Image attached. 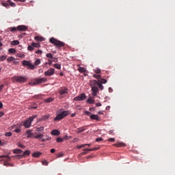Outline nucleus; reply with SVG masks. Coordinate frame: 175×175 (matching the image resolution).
Wrapping results in <instances>:
<instances>
[{"mask_svg":"<svg viewBox=\"0 0 175 175\" xmlns=\"http://www.w3.org/2000/svg\"><path fill=\"white\" fill-rule=\"evenodd\" d=\"M11 80L13 83H20V84H23V83H25L27 81V77L14 75L11 78Z\"/></svg>","mask_w":175,"mask_h":175,"instance_id":"obj_1","label":"nucleus"},{"mask_svg":"<svg viewBox=\"0 0 175 175\" xmlns=\"http://www.w3.org/2000/svg\"><path fill=\"white\" fill-rule=\"evenodd\" d=\"M69 114H70V111H63L59 113H57V116L54 118V121H61V120H63L65 117L69 116Z\"/></svg>","mask_w":175,"mask_h":175,"instance_id":"obj_2","label":"nucleus"},{"mask_svg":"<svg viewBox=\"0 0 175 175\" xmlns=\"http://www.w3.org/2000/svg\"><path fill=\"white\" fill-rule=\"evenodd\" d=\"M50 43L56 46L57 49H61V47H65V42L58 40L54 38H51L49 40Z\"/></svg>","mask_w":175,"mask_h":175,"instance_id":"obj_3","label":"nucleus"},{"mask_svg":"<svg viewBox=\"0 0 175 175\" xmlns=\"http://www.w3.org/2000/svg\"><path fill=\"white\" fill-rule=\"evenodd\" d=\"M11 159L12 158L8 155L0 156V161H4V163H3L4 166H7V167L13 166V164H10V163H8Z\"/></svg>","mask_w":175,"mask_h":175,"instance_id":"obj_4","label":"nucleus"},{"mask_svg":"<svg viewBox=\"0 0 175 175\" xmlns=\"http://www.w3.org/2000/svg\"><path fill=\"white\" fill-rule=\"evenodd\" d=\"M85 114H86L87 116H89L91 120H95L96 122L100 121V118L98 115L92 114L91 112L88 111H85Z\"/></svg>","mask_w":175,"mask_h":175,"instance_id":"obj_5","label":"nucleus"},{"mask_svg":"<svg viewBox=\"0 0 175 175\" xmlns=\"http://www.w3.org/2000/svg\"><path fill=\"white\" fill-rule=\"evenodd\" d=\"M35 118H36V116H33L31 117H30L29 119L25 120L24 122V126H25V128H29V126H31V124L32 122V121H33V120H35Z\"/></svg>","mask_w":175,"mask_h":175,"instance_id":"obj_6","label":"nucleus"},{"mask_svg":"<svg viewBox=\"0 0 175 175\" xmlns=\"http://www.w3.org/2000/svg\"><path fill=\"white\" fill-rule=\"evenodd\" d=\"M22 65H23V66H27L28 69H31V70L35 69V66L27 60H23L22 62Z\"/></svg>","mask_w":175,"mask_h":175,"instance_id":"obj_7","label":"nucleus"},{"mask_svg":"<svg viewBox=\"0 0 175 175\" xmlns=\"http://www.w3.org/2000/svg\"><path fill=\"white\" fill-rule=\"evenodd\" d=\"M45 81H47V79L46 78L37 79L34 82L30 83V84L31 85H38V84H42V83H45Z\"/></svg>","mask_w":175,"mask_h":175,"instance_id":"obj_8","label":"nucleus"},{"mask_svg":"<svg viewBox=\"0 0 175 175\" xmlns=\"http://www.w3.org/2000/svg\"><path fill=\"white\" fill-rule=\"evenodd\" d=\"M87 98V96H85V94H84V93H82V94H81L80 95H79V96H76V97H75L74 98H73V100H85Z\"/></svg>","mask_w":175,"mask_h":175,"instance_id":"obj_9","label":"nucleus"},{"mask_svg":"<svg viewBox=\"0 0 175 175\" xmlns=\"http://www.w3.org/2000/svg\"><path fill=\"white\" fill-rule=\"evenodd\" d=\"M31 151L29 150H26L25 152H23V155H15L14 156V158H16V159H21L23 157H28L30 155Z\"/></svg>","mask_w":175,"mask_h":175,"instance_id":"obj_10","label":"nucleus"},{"mask_svg":"<svg viewBox=\"0 0 175 175\" xmlns=\"http://www.w3.org/2000/svg\"><path fill=\"white\" fill-rule=\"evenodd\" d=\"M55 73V69L50 68L47 71H46L44 75V76H53Z\"/></svg>","mask_w":175,"mask_h":175,"instance_id":"obj_11","label":"nucleus"},{"mask_svg":"<svg viewBox=\"0 0 175 175\" xmlns=\"http://www.w3.org/2000/svg\"><path fill=\"white\" fill-rule=\"evenodd\" d=\"M59 94L60 95L65 96L66 94H68V88L66 87L61 88V90H59Z\"/></svg>","mask_w":175,"mask_h":175,"instance_id":"obj_12","label":"nucleus"},{"mask_svg":"<svg viewBox=\"0 0 175 175\" xmlns=\"http://www.w3.org/2000/svg\"><path fill=\"white\" fill-rule=\"evenodd\" d=\"M92 95L93 96H96V94L99 92V89L98 86L92 87Z\"/></svg>","mask_w":175,"mask_h":175,"instance_id":"obj_13","label":"nucleus"},{"mask_svg":"<svg viewBox=\"0 0 175 175\" xmlns=\"http://www.w3.org/2000/svg\"><path fill=\"white\" fill-rule=\"evenodd\" d=\"M26 134L27 139H30V137H35V134L32 133V130H29L26 131Z\"/></svg>","mask_w":175,"mask_h":175,"instance_id":"obj_14","label":"nucleus"},{"mask_svg":"<svg viewBox=\"0 0 175 175\" xmlns=\"http://www.w3.org/2000/svg\"><path fill=\"white\" fill-rule=\"evenodd\" d=\"M17 29H18V31H27V29H28V28L25 25H18L17 27Z\"/></svg>","mask_w":175,"mask_h":175,"instance_id":"obj_15","label":"nucleus"},{"mask_svg":"<svg viewBox=\"0 0 175 175\" xmlns=\"http://www.w3.org/2000/svg\"><path fill=\"white\" fill-rule=\"evenodd\" d=\"M100 147H95L93 148H84L83 149V151H98V150H100Z\"/></svg>","mask_w":175,"mask_h":175,"instance_id":"obj_16","label":"nucleus"},{"mask_svg":"<svg viewBox=\"0 0 175 175\" xmlns=\"http://www.w3.org/2000/svg\"><path fill=\"white\" fill-rule=\"evenodd\" d=\"M98 81H96V80H92L90 81V85L91 87H96V85H98Z\"/></svg>","mask_w":175,"mask_h":175,"instance_id":"obj_17","label":"nucleus"},{"mask_svg":"<svg viewBox=\"0 0 175 175\" xmlns=\"http://www.w3.org/2000/svg\"><path fill=\"white\" fill-rule=\"evenodd\" d=\"M35 40H37L38 42H44V38L42 37V36H35L34 37Z\"/></svg>","mask_w":175,"mask_h":175,"instance_id":"obj_18","label":"nucleus"},{"mask_svg":"<svg viewBox=\"0 0 175 175\" xmlns=\"http://www.w3.org/2000/svg\"><path fill=\"white\" fill-rule=\"evenodd\" d=\"M60 132L58 130H53L51 131V135H53V136H59Z\"/></svg>","mask_w":175,"mask_h":175,"instance_id":"obj_19","label":"nucleus"},{"mask_svg":"<svg viewBox=\"0 0 175 175\" xmlns=\"http://www.w3.org/2000/svg\"><path fill=\"white\" fill-rule=\"evenodd\" d=\"M42 155V153L40 152H36L32 154V157L34 158H39Z\"/></svg>","mask_w":175,"mask_h":175,"instance_id":"obj_20","label":"nucleus"},{"mask_svg":"<svg viewBox=\"0 0 175 175\" xmlns=\"http://www.w3.org/2000/svg\"><path fill=\"white\" fill-rule=\"evenodd\" d=\"M43 137H44V135L43 134H38V135H34V139H38V140L43 139Z\"/></svg>","mask_w":175,"mask_h":175,"instance_id":"obj_21","label":"nucleus"},{"mask_svg":"<svg viewBox=\"0 0 175 175\" xmlns=\"http://www.w3.org/2000/svg\"><path fill=\"white\" fill-rule=\"evenodd\" d=\"M113 146L115 147H124V146H125V144H124L122 142H118L116 144H114Z\"/></svg>","mask_w":175,"mask_h":175,"instance_id":"obj_22","label":"nucleus"},{"mask_svg":"<svg viewBox=\"0 0 175 175\" xmlns=\"http://www.w3.org/2000/svg\"><path fill=\"white\" fill-rule=\"evenodd\" d=\"M8 62H14V64H16V58L13 57H9L7 59Z\"/></svg>","mask_w":175,"mask_h":175,"instance_id":"obj_23","label":"nucleus"},{"mask_svg":"<svg viewBox=\"0 0 175 175\" xmlns=\"http://www.w3.org/2000/svg\"><path fill=\"white\" fill-rule=\"evenodd\" d=\"M14 128H16V129H14ZM12 129H14V132H15L16 133H20L21 132V129L17 128L16 125L13 126Z\"/></svg>","mask_w":175,"mask_h":175,"instance_id":"obj_24","label":"nucleus"},{"mask_svg":"<svg viewBox=\"0 0 175 175\" xmlns=\"http://www.w3.org/2000/svg\"><path fill=\"white\" fill-rule=\"evenodd\" d=\"M78 70L80 73H85L87 72V70L84 67H79Z\"/></svg>","mask_w":175,"mask_h":175,"instance_id":"obj_25","label":"nucleus"},{"mask_svg":"<svg viewBox=\"0 0 175 175\" xmlns=\"http://www.w3.org/2000/svg\"><path fill=\"white\" fill-rule=\"evenodd\" d=\"M88 103H90V105H92V103H95V100H94V98L92 97H90L88 100H87Z\"/></svg>","mask_w":175,"mask_h":175,"instance_id":"obj_26","label":"nucleus"},{"mask_svg":"<svg viewBox=\"0 0 175 175\" xmlns=\"http://www.w3.org/2000/svg\"><path fill=\"white\" fill-rule=\"evenodd\" d=\"M53 100H54V98H48L44 100L45 103H51V102H53Z\"/></svg>","mask_w":175,"mask_h":175,"instance_id":"obj_27","label":"nucleus"},{"mask_svg":"<svg viewBox=\"0 0 175 175\" xmlns=\"http://www.w3.org/2000/svg\"><path fill=\"white\" fill-rule=\"evenodd\" d=\"M50 115H44L41 118V121H46V120H49Z\"/></svg>","mask_w":175,"mask_h":175,"instance_id":"obj_28","label":"nucleus"},{"mask_svg":"<svg viewBox=\"0 0 175 175\" xmlns=\"http://www.w3.org/2000/svg\"><path fill=\"white\" fill-rule=\"evenodd\" d=\"M14 154H21L23 150L21 149H14L13 150Z\"/></svg>","mask_w":175,"mask_h":175,"instance_id":"obj_29","label":"nucleus"},{"mask_svg":"<svg viewBox=\"0 0 175 175\" xmlns=\"http://www.w3.org/2000/svg\"><path fill=\"white\" fill-rule=\"evenodd\" d=\"M43 131H44V126L38 127L36 129V132H43Z\"/></svg>","mask_w":175,"mask_h":175,"instance_id":"obj_30","label":"nucleus"},{"mask_svg":"<svg viewBox=\"0 0 175 175\" xmlns=\"http://www.w3.org/2000/svg\"><path fill=\"white\" fill-rule=\"evenodd\" d=\"M11 44L13 46H17L18 44H20V42L18 40H13L11 42Z\"/></svg>","mask_w":175,"mask_h":175,"instance_id":"obj_31","label":"nucleus"},{"mask_svg":"<svg viewBox=\"0 0 175 175\" xmlns=\"http://www.w3.org/2000/svg\"><path fill=\"white\" fill-rule=\"evenodd\" d=\"M98 82L100 83L101 84H106L107 83V80L105 79H100L98 80Z\"/></svg>","mask_w":175,"mask_h":175,"instance_id":"obj_32","label":"nucleus"},{"mask_svg":"<svg viewBox=\"0 0 175 175\" xmlns=\"http://www.w3.org/2000/svg\"><path fill=\"white\" fill-rule=\"evenodd\" d=\"M31 46H33V48L36 47L37 49H39V47H40V44H39L38 43H35V42H32Z\"/></svg>","mask_w":175,"mask_h":175,"instance_id":"obj_33","label":"nucleus"},{"mask_svg":"<svg viewBox=\"0 0 175 175\" xmlns=\"http://www.w3.org/2000/svg\"><path fill=\"white\" fill-rule=\"evenodd\" d=\"M8 30L11 32H16V31H18L17 27H9Z\"/></svg>","mask_w":175,"mask_h":175,"instance_id":"obj_34","label":"nucleus"},{"mask_svg":"<svg viewBox=\"0 0 175 175\" xmlns=\"http://www.w3.org/2000/svg\"><path fill=\"white\" fill-rule=\"evenodd\" d=\"M93 77H94V79H97L98 81H99V79H100V77H102V76L100 75L94 74L93 75Z\"/></svg>","mask_w":175,"mask_h":175,"instance_id":"obj_35","label":"nucleus"},{"mask_svg":"<svg viewBox=\"0 0 175 175\" xmlns=\"http://www.w3.org/2000/svg\"><path fill=\"white\" fill-rule=\"evenodd\" d=\"M40 59H38L34 62V66H38V65H40Z\"/></svg>","mask_w":175,"mask_h":175,"instance_id":"obj_36","label":"nucleus"},{"mask_svg":"<svg viewBox=\"0 0 175 175\" xmlns=\"http://www.w3.org/2000/svg\"><path fill=\"white\" fill-rule=\"evenodd\" d=\"M9 53H10V54H14L16 53V49L11 48L8 50Z\"/></svg>","mask_w":175,"mask_h":175,"instance_id":"obj_37","label":"nucleus"},{"mask_svg":"<svg viewBox=\"0 0 175 175\" xmlns=\"http://www.w3.org/2000/svg\"><path fill=\"white\" fill-rule=\"evenodd\" d=\"M53 66L55 69H61V64H55Z\"/></svg>","mask_w":175,"mask_h":175,"instance_id":"obj_38","label":"nucleus"},{"mask_svg":"<svg viewBox=\"0 0 175 175\" xmlns=\"http://www.w3.org/2000/svg\"><path fill=\"white\" fill-rule=\"evenodd\" d=\"M33 46H32V44L31 45H29L28 46H27V50H28V51H32L33 50Z\"/></svg>","mask_w":175,"mask_h":175,"instance_id":"obj_39","label":"nucleus"},{"mask_svg":"<svg viewBox=\"0 0 175 175\" xmlns=\"http://www.w3.org/2000/svg\"><path fill=\"white\" fill-rule=\"evenodd\" d=\"M94 72L95 73L99 74V73H100L101 70L100 68H96L94 69Z\"/></svg>","mask_w":175,"mask_h":175,"instance_id":"obj_40","label":"nucleus"},{"mask_svg":"<svg viewBox=\"0 0 175 175\" xmlns=\"http://www.w3.org/2000/svg\"><path fill=\"white\" fill-rule=\"evenodd\" d=\"M56 142H57V143H62V142H64V139L61 137H57Z\"/></svg>","mask_w":175,"mask_h":175,"instance_id":"obj_41","label":"nucleus"},{"mask_svg":"<svg viewBox=\"0 0 175 175\" xmlns=\"http://www.w3.org/2000/svg\"><path fill=\"white\" fill-rule=\"evenodd\" d=\"M97 85H98V88H100V90H103V85H102V83L100 82H98L97 83Z\"/></svg>","mask_w":175,"mask_h":175,"instance_id":"obj_42","label":"nucleus"},{"mask_svg":"<svg viewBox=\"0 0 175 175\" xmlns=\"http://www.w3.org/2000/svg\"><path fill=\"white\" fill-rule=\"evenodd\" d=\"M8 2H9L10 6H12V8H14V6H16V3L12 2L11 0H8Z\"/></svg>","mask_w":175,"mask_h":175,"instance_id":"obj_43","label":"nucleus"},{"mask_svg":"<svg viewBox=\"0 0 175 175\" xmlns=\"http://www.w3.org/2000/svg\"><path fill=\"white\" fill-rule=\"evenodd\" d=\"M1 5H2V6H4V8H9V3H5V2H3L2 3H1Z\"/></svg>","mask_w":175,"mask_h":175,"instance_id":"obj_44","label":"nucleus"},{"mask_svg":"<svg viewBox=\"0 0 175 175\" xmlns=\"http://www.w3.org/2000/svg\"><path fill=\"white\" fill-rule=\"evenodd\" d=\"M78 129H79L78 131L79 133H81V132H84L85 131V129H84V127H81Z\"/></svg>","mask_w":175,"mask_h":175,"instance_id":"obj_45","label":"nucleus"},{"mask_svg":"<svg viewBox=\"0 0 175 175\" xmlns=\"http://www.w3.org/2000/svg\"><path fill=\"white\" fill-rule=\"evenodd\" d=\"M5 136H6L7 137H10V136H12V132L5 133Z\"/></svg>","mask_w":175,"mask_h":175,"instance_id":"obj_46","label":"nucleus"},{"mask_svg":"<svg viewBox=\"0 0 175 175\" xmlns=\"http://www.w3.org/2000/svg\"><path fill=\"white\" fill-rule=\"evenodd\" d=\"M6 59V56L2 55L0 57V62L5 61Z\"/></svg>","mask_w":175,"mask_h":175,"instance_id":"obj_47","label":"nucleus"},{"mask_svg":"<svg viewBox=\"0 0 175 175\" xmlns=\"http://www.w3.org/2000/svg\"><path fill=\"white\" fill-rule=\"evenodd\" d=\"M42 53L43 51H42L41 50H38L36 51V54H38L39 55H42Z\"/></svg>","mask_w":175,"mask_h":175,"instance_id":"obj_48","label":"nucleus"},{"mask_svg":"<svg viewBox=\"0 0 175 175\" xmlns=\"http://www.w3.org/2000/svg\"><path fill=\"white\" fill-rule=\"evenodd\" d=\"M17 146L20 147L21 148H25V146H24L20 143H18Z\"/></svg>","mask_w":175,"mask_h":175,"instance_id":"obj_49","label":"nucleus"},{"mask_svg":"<svg viewBox=\"0 0 175 175\" xmlns=\"http://www.w3.org/2000/svg\"><path fill=\"white\" fill-rule=\"evenodd\" d=\"M46 57H47V58H53V54L51 53H46Z\"/></svg>","mask_w":175,"mask_h":175,"instance_id":"obj_50","label":"nucleus"},{"mask_svg":"<svg viewBox=\"0 0 175 175\" xmlns=\"http://www.w3.org/2000/svg\"><path fill=\"white\" fill-rule=\"evenodd\" d=\"M85 146H87V144H82L81 146H77V148L80 149V148H83L85 147Z\"/></svg>","mask_w":175,"mask_h":175,"instance_id":"obj_51","label":"nucleus"},{"mask_svg":"<svg viewBox=\"0 0 175 175\" xmlns=\"http://www.w3.org/2000/svg\"><path fill=\"white\" fill-rule=\"evenodd\" d=\"M17 57H18L19 58H23V57H25V55L23 53H18Z\"/></svg>","mask_w":175,"mask_h":175,"instance_id":"obj_52","label":"nucleus"},{"mask_svg":"<svg viewBox=\"0 0 175 175\" xmlns=\"http://www.w3.org/2000/svg\"><path fill=\"white\" fill-rule=\"evenodd\" d=\"M35 99H40L42 98L41 94H38L34 96Z\"/></svg>","mask_w":175,"mask_h":175,"instance_id":"obj_53","label":"nucleus"},{"mask_svg":"<svg viewBox=\"0 0 175 175\" xmlns=\"http://www.w3.org/2000/svg\"><path fill=\"white\" fill-rule=\"evenodd\" d=\"M42 165H44V166H47L49 165V162H47V161H43L42 162Z\"/></svg>","mask_w":175,"mask_h":175,"instance_id":"obj_54","label":"nucleus"},{"mask_svg":"<svg viewBox=\"0 0 175 175\" xmlns=\"http://www.w3.org/2000/svg\"><path fill=\"white\" fill-rule=\"evenodd\" d=\"M52 62H58V58L53 57L52 58Z\"/></svg>","mask_w":175,"mask_h":175,"instance_id":"obj_55","label":"nucleus"},{"mask_svg":"<svg viewBox=\"0 0 175 175\" xmlns=\"http://www.w3.org/2000/svg\"><path fill=\"white\" fill-rule=\"evenodd\" d=\"M103 141V138L102 137H98L96 139V142H102Z\"/></svg>","mask_w":175,"mask_h":175,"instance_id":"obj_56","label":"nucleus"},{"mask_svg":"<svg viewBox=\"0 0 175 175\" xmlns=\"http://www.w3.org/2000/svg\"><path fill=\"white\" fill-rule=\"evenodd\" d=\"M108 142H116V139H114V138H109V139H108Z\"/></svg>","mask_w":175,"mask_h":175,"instance_id":"obj_57","label":"nucleus"},{"mask_svg":"<svg viewBox=\"0 0 175 175\" xmlns=\"http://www.w3.org/2000/svg\"><path fill=\"white\" fill-rule=\"evenodd\" d=\"M89 151L83 150V152L81 153L82 155H85L88 153Z\"/></svg>","mask_w":175,"mask_h":175,"instance_id":"obj_58","label":"nucleus"},{"mask_svg":"<svg viewBox=\"0 0 175 175\" xmlns=\"http://www.w3.org/2000/svg\"><path fill=\"white\" fill-rule=\"evenodd\" d=\"M62 157H64V154H62V153H59L57 154V158H61Z\"/></svg>","mask_w":175,"mask_h":175,"instance_id":"obj_59","label":"nucleus"},{"mask_svg":"<svg viewBox=\"0 0 175 175\" xmlns=\"http://www.w3.org/2000/svg\"><path fill=\"white\" fill-rule=\"evenodd\" d=\"M68 135H65L64 137H63V140H68Z\"/></svg>","mask_w":175,"mask_h":175,"instance_id":"obj_60","label":"nucleus"},{"mask_svg":"<svg viewBox=\"0 0 175 175\" xmlns=\"http://www.w3.org/2000/svg\"><path fill=\"white\" fill-rule=\"evenodd\" d=\"M113 133H114V130L109 131V135H113Z\"/></svg>","mask_w":175,"mask_h":175,"instance_id":"obj_61","label":"nucleus"},{"mask_svg":"<svg viewBox=\"0 0 175 175\" xmlns=\"http://www.w3.org/2000/svg\"><path fill=\"white\" fill-rule=\"evenodd\" d=\"M4 114L5 113L3 111H1L0 112V117H3Z\"/></svg>","mask_w":175,"mask_h":175,"instance_id":"obj_62","label":"nucleus"},{"mask_svg":"<svg viewBox=\"0 0 175 175\" xmlns=\"http://www.w3.org/2000/svg\"><path fill=\"white\" fill-rule=\"evenodd\" d=\"M51 152L52 154H54V152H55V149H54V148L51 149Z\"/></svg>","mask_w":175,"mask_h":175,"instance_id":"obj_63","label":"nucleus"},{"mask_svg":"<svg viewBox=\"0 0 175 175\" xmlns=\"http://www.w3.org/2000/svg\"><path fill=\"white\" fill-rule=\"evenodd\" d=\"M3 87H4L3 85H0V92L2 91V90H3Z\"/></svg>","mask_w":175,"mask_h":175,"instance_id":"obj_64","label":"nucleus"}]
</instances>
